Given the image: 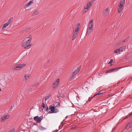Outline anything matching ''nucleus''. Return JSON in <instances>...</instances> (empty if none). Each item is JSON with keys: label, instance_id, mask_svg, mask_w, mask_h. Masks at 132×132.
I'll use <instances>...</instances> for the list:
<instances>
[{"label": "nucleus", "instance_id": "1a4fd4ad", "mask_svg": "<svg viewBox=\"0 0 132 132\" xmlns=\"http://www.w3.org/2000/svg\"><path fill=\"white\" fill-rule=\"evenodd\" d=\"M10 115L9 114H7L5 115H4L2 116L1 117V119L2 120L1 121V122L5 120L8 119L10 117Z\"/></svg>", "mask_w": 132, "mask_h": 132}, {"label": "nucleus", "instance_id": "c756f323", "mask_svg": "<svg viewBox=\"0 0 132 132\" xmlns=\"http://www.w3.org/2000/svg\"><path fill=\"white\" fill-rule=\"evenodd\" d=\"M119 8L123 9V6L122 5H119Z\"/></svg>", "mask_w": 132, "mask_h": 132}, {"label": "nucleus", "instance_id": "4468645a", "mask_svg": "<svg viewBox=\"0 0 132 132\" xmlns=\"http://www.w3.org/2000/svg\"><path fill=\"white\" fill-rule=\"evenodd\" d=\"M131 122L128 123L126 125L125 128L126 129H128L130 128Z\"/></svg>", "mask_w": 132, "mask_h": 132}, {"label": "nucleus", "instance_id": "7c9ffc66", "mask_svg": "<svg viewBox=\"0 0 132 132\" xmlns=\"http://www.w3.org/2000/svg\"><path fill=\"white\" fill-rule=\"evenodd\" d=\"M77 128V127L76 126H73L72 127L71 129H75L76 128Z\"/></svg>", "mask_w": 132, "mask_h": 132}, {"label": "nucleus", "instance_id": "0eeeda50", "mask_svg": "<svg viewBox=\"0 0 132 132\" xmlns=\"http://www.w3.org/2000/svg\"><path fill=\"white\" fill-rule=\"evenodd\" d=\"M121 68L120 67H118L114 69H112L107 71L105 73H111L112 72L116 71H118L119 69H120Z\"/></svg>", "mask_w": 132, "mask_h": 132}, {"label": "nucleus", "instance_id": "20e7f679", "mask_svg": "<svg viewBox=\"0 0 132 132\" xmlns=\"http://www.w3.org/2000/svg\"><path fill=\"white\" fill-rule=\"evenodd\" d=\"M93 2V1H91L87 4L84 7V11L82 12L83 14L87 12L88 11V10L90 8Z\"/></svg>", "mask_w": 132, "mask_h": 132}, {"label": "nucleus", "instance_id": "c85d7f7f", "mask_svg": "<svg viewBox=\"0 0 132 132\" xmlns=\"http://www.w3.org/2000/svg\"><path fill=\"white\" fill-rule=\"evenodd\" d=\"M119 49H117L114 50V52L115 53H117L118 52H119Z\"/></svg>", "mask_w": 132, "mask_h": 132}, {"label": "nucleus", "instance_id": "5701e85b", "mask_svg": "<svg viewBox=\"0 0 132 132\" xmlns=\"http://www.w3.org/2000/svg\"><path fill=\"white\" fill-rule=\"evenodd\" d=\"M51 95L50 94L48 96H46L45 97V100L46 101L47 100L48 98H49L50 97H51Z\"/></svg>", "mask_w": 132, "mask_h": 132}, {"label": "nucleus", "instance_id": "b1692460", "mask_svg": "<svg viewBox=\"0 0 132 132\" xmlns=\"http://www.w3.org/2000/svg\"><path fill=\"white\" fill-rule=\"evenodd\" d=\"M123 9L119 8L118 9V13H120L122 11Z\"/></svg>", "mask_w": 132, "mask_h": 132}, {"label": "nucleus", "instance_id": "f8f14e48", "mask_svg": "<svg viewBox=\"0 0 132 132\" xmlns=\"http://www.w3.org/2000/svg\"><path fill=\"white\" fill-rule=\"evenodd\" d=\"M109 8H107L104 10V15L105 16H106L107 15L109 12Z\"/></svg>", "mask_w": 132, "mask_h": 132}, {"label": "nucleus", "instance_id": "f704fd0d", "mask_svg": "<svg viewBox=\"0 0 132 132\" xmlns=\"http://www.w3.org/2000/svg\"><path fill=\"white\" fill-rule=\"evenodd\" d=\"M78 29L76 28L74 32L77 33V32L78 31Z\"/></svg>", "mask_w": 132, "mask_h": 132}, {"label": "nucleus", "instance_id": "4be33fe9", "mask_svg": "<svg viewBox=\"0 0 132 132\" xmlns=\"http://www.w3.org/2000/svg\"><path fill=\"white\" fill-rule=\"evenodd\" d=\"M39 14V12L38 11H35L34 13L32 14V16L35 15H37Z\"/></svg>", "mask_w": 132, "mask_h": 132}, {"label": "nucleus", "instance_id": "9d476101", "mask_svg": "<svg viewBox=\"0 0 132 132\" xmlns=\"http://www.w3.org/2000/svg\"><path fill=\"white\" fill-rule=\"evenodd\" d=\"M125 48L126 46H122L119 49V52H123V51H125Z\"/></svg>", "mask_w": 132, "mask_h": 132}, {"label": "nucleus", "instance_id": "6e6552de", "mask_svg": "<svg viewBox=\"0 0 132 132\" xmlns=\"http://www.w3.org/2000/svg\"><path fill=\"white\" fill-rule=\"evenodd\" d=\"M59 81V79H57L53 83L52 85L53 88H55L58 85Z\"/></svg>", "mask_w": 132, "mask_h": 132}, {"label": "nucleus", "instance_id": "c9c22d12", "mask_svg": "<svg viewBox=\"0 0 132 132\" xmlns=\"http://www.w3.org/2000/svg\"><path fill=\"white\" fill-rule=\"evenodd\" d=\"M92 97H89L88 98V102H89L92 99Z\"/></svg>", "mask_w": 132, "mask_h": 132}, {"label": "nucleus", "instance_id": "a878e982", "mask_svg": "<svg viewBox=\"0 0 132 132\" xmlns=\"http://www.w3.org/2000/svg\"><path fill=\"white\" fill-rule=\"evenodd\" d=\"M42 104V106L43 107L44 109H45L46 108L45 104L44 103H43Z\"/></svg>", "mask_w": 132, "mask_h": 132}, {"label": "nucleus", "instance_id": "e433bc0d", "mask_svg": "<svg viewBox=\"0 0 132 132\" xmlns=\"http://www.w3.org/2000/svg\"><path fill=\"white\" fill-rule=\"evenodd\" d=\"M46 111H47V112L48 111L49 109H48V108L47 107L46 109Z\"/></svg>", "mask_w": 132, "mask_h": 132}, {"label": "nucleus", "instance_id": "393cba45", "mask_svg": "<svg viewBox=\"0 0 132 132\" xmlns=\"http://www.w3.org/2000/svg\"><path fill=\"white\" fill-rule=\"evenodd\" d=\"M126 42V41L125 40H123V41H120L119 42V44L120 45H122L123 44V43L124 42Z\"/></svg>", "mask_w": 132, "mask_h": 132}, {"label": "nucleus", "instance_id": "a19ab883", "mask_svg": "<svg viewBox=\"0 0 132 132\" xmlns=\"http://www.w3.org/2000/svg\"><path fill=\"white\" fill-rule=\"evenodd\" d=\"M119 83V82L117 84H118Z\"/></svg>", "mask_w": 132, "mask_h": 132}, {"label": "nucleus", "instance_id": "f3484780", "mask_svg": "<svg viewBox=\"0 0 132 132\" xmlns=\"http://www.w3.org/2000/svg\"><path fill=\"white\" fill-rule=\"evenodd\" d=\"M77 36V33L74 32L73 34V36L72 37V39L74 40L76 38Z\"/></svg>", "mask_w": 132, "mask_h": 132}, {"label": "nucleus", "instance_id": "cd10ccee", "mask_svg": "<svg viewBox=\"0 0 132 132\" xmlns=\"http://www.w3.org/2000/svg\"><path fill=\"white\" fill-rule=\"evenodd\" d=\"M75 76V75L74 74H72V76L71 77L70 80H71L72 79L74 78V77Z\"/></svg>", "mask_w": 132, "mask_h": 132}, {"label": "nucleus", "instance_id": "bb28decb", "mask_svg": "<svg viewBox=\"0 0 132 132\" xmlns=\"http://www.w3.org/2000/svg\"><path fill=\"white\" fill-rule=\"evenodd\" d=\"M80 27V24L79 23H78L77 25V27L76 28L78 29H79V27Z\"/></svg>", "mask_w": 132, "mask_h": 132}, {"label": "nucleus", "instance_id": "473e14b6", "mask_svg": "<svg viewBox=\"0 0 132 132\" xmlns=\"http://www.w3.org/2000/svg\"><path fill=\"white\" fill-rule=\"evenodd\" d=\"M55 104L56 105H60V104L59 102H56L55 103Z\"/></svg>", "mask_w": 132, "mask_h": 132}, {"label": "nucleus", "instance_id": "6ab92c4d", "mask_svg": "<svg viewBox=\"0 0 132 132\" xmlns=\"http://www.w3.org/2000/svg\"><path fill=\"white\" fill-rule=\"evenodd\" d=\"M104 93H97L94 96H101Z\"/></svg>", "mask_w": 132, "mask_h": 132}, {"label": "nucleus", "instance_id": "412c9836", "mask_svg": "<svg viewBox=\"0 0 132 132\" xmlns=\"http://www.w3.org/2000/svg\"><path fill=\"white\" fill-rule=\"evenodd\" d=\"M125 3V0H121L120 2V5H122V6H123V4Z\"/></svg>", "mask_w": 132, "mask_h": 132}, {"label": "nucleus", "instance_id": "2eb2a0df", "mask_svg": "<svg viewBox=\"0 0 132 132\" xmlns=\"http://www.w3.org/2000/svg\"><path fill=\"white\" fill-rule=\"evenodd\" d=\"M80 70V68H78L77 69L73 72V74H74L75 75L78 73L79 71Z\"/></svg>", "mask_w": 132, "mask_h": 132}, {"label": "nucleus", "instance_id": "7ed1b4c3", "mask_svg": "<svg viewBox=\"0 0 132 132\" xmlns=\"http://www.w3.org/2000/svg\"><path fill=\"white\" fill-rule=\"evenodd\" d=\"M49 108L50 110H51L49 112L50 113H56L59 111L58 109H55L54 106L51 105L50 106Z\"/></svg>", "mask_w": 132, "mask_h": 132}, {"label": "nucleus", "instance_id": "ea45409f", "mask_svg": "<svg viewBox=\"0 0 132 132\" xmlns=\"http://www.w3.org/2000/svg\"><path fill=\"white\" fill-rule=\"evenodd\" d=\"M129 116H130L132 117V113L130 114H129Z\"/></svg>", "mask_w": 132, "mask_h": 132}, {"label": "nucleus", "instance_id": "dca6fc26", "mask_svg": "<svg viewBox=\"0 0 132 132\" xmlns=\"http://www.w3.org/2000/svg\"><path fill=\"white\" fill-rule=\"evenodd\" d=\"M9 25V24H8L7 22L5 24L1 29V30L2 31L4 30L5 29V28L7 26Z\"/></svg>", "mask_w": 132, "mask_h": 132}, {"label": "nucleus", "instance_id": "aec40b11", "mask_svg": "<svg viewBox=\"0 0 132 132\" xmlns=\"http://www.w3.org/2000/svg\"><path fill=\"white\" fill-rule=\"evenodd\" d=\"M12 21V18H10L9 19L8 21L7 22L9 24H10L11 23Z\"/></svg>", "mask_w": 132, "mask_h": 132}, {"label": "nucleus", "instance_id": "39448f33", "mask_svg": "<svg viewBox=\"0 0 132 132\" xmlns=\"http://www.w3.org/2000/svg\"><path fill=\"white\" fill-rule=\"evenodd\" d=\"M26 66V64H17L14 66V67L13 68V69L17 70L18 68L21 69L22 68L25 67Z\"/></svg>", "mask_w": 132, "mask_h": 132}, {"label": "nucleus", "instance_id": "f03ea898", "mask_svg": "<svg viewBox=\"0 0 132 132\" xmlns=\"http://www.w3.org/2000/svg\"><path fill=\"white\" fill-rule=\"evenodd\" d=\"M93 20H90V22H89L88 24V28L89 30H88L86 34V35H89V34L93 30Z\"/></svg>", "mask_w": 132, "mask_h": 132}, {"label": "nucleus", "instance_id": "423d86ee", "mask_svg": "<svg viewBox=\"0 0 132 132\" xmlns=\"http://www.w3.org/2000/svg\"><path fill=\"white\" fill-rule=\"evenodd\" d=\"M42 117H39L36 116L34 118V119L37 122L39 123L42 120Z\"/></svg>", "mask_w": 132, "mask_h": 132}, {"label": "nucleus", "instance_id": "f257e3e1", "mask_svg": "<svg viewBox=\"0 0 132 132\" xmlns=\"http://www.w3.org/2000/svg\"><path fill=\"white\" fill-rule=\"evenodd\" d=\"M31 39L30 38L27 40L23 41L21 44V46L24 47L25 49L30 48L31 47V45L29 44L31 42Z\"/></svg>", "mask_w": 132, "mask_h": 132}, {"label": "nucleus", "instance_id": "ddd939ff", "mask_svg": "<svg viewBox=\"0 0 132 132\" xmlns=\"http://www.w3.org/2000/svg\"><path fill=\"white\" fill-rule=\"evenodd\" d=\"M29 78V76L28 74H27L25 75L24 76V81L26 82Z\"/></svg>", "mask_w": 132, "mask_h": 132}, {"label": "nucleus", "instance_id": "a211bd4d", "mask_svg": "<svg viewBox=\"0 0 132 132\" xmlns=\"http://www.w3.org/2000/svg\"><path fill=\"white\" fill-rule=\"evenodd\" d=\"M39 129L40 130H44L46 129V128L41 126L39 127Z\"/></svg>", "mask_w": 132, "mask_h": 132}, {"label": "nucleus", "instance_id": "9b49d317", "mask_svg": "<svg viewBox=\"0 0 132 132\" xmlns=\"http://www.w3.org/2000/svg\"><path fill=\"white\" fill-rule=\"evenodd\" d=\"M32 3V1H30V2H29L25 6L24 9L26 10H27L26 9L27 7L30 6Z\"/></svg>", "mask_w": 132, "mask_h": 132}, {"label": "nucleus", "instance_id": "79ce46f5", "mask_svg": "<svg viewBox=\"0 0 132 132\" xmlns=\"http://www.w3.org/2000/svg\"><path fill=\"white\" fill-rule=\"evenodd\" d=\"M9 132H11V131H10H10H9Z\"/></svg>", "mask_w": 132, "mask_h": 132}, {"label": "nucleus", "instance_id": "58836bf2", "mask_svg": "<svg viewBox=\"0 0 132 132\" xmlns=\"http://www.w3.org/2000/svg\"><path fill=\"white\" fill-rule=\"evenodd\" d=\"M31 35L30 36V37H29L28 38H28L29 39L30 38V39H31Z\"/></svg>", "mask_w": 132, "mask_h": 132}, {"label": "nucleus", "instance_id": "2f4dec72", "mask_svg": "<svg viewBox=\"0 0 132 132\" xmlns=\"http://www.w3.org/2000/svg\"><path fill=\"white\" fill-rule=\"evenodd\" d=\"M113 62V60L112 59H111L110 60V62H109L108 64H110L112 63Z\"/></svg>", "mask_w": 132, "mask_h": 132}, {"label": "nucleus", "instance_id": "4c0bfd02", "mask_svg": "<svg viewBox=\"0 0 132 132\" xmlns=\"http://www.w3.org/2000/svg\"><path fill=\"white\" fill-rule=\"evenodd\" d=\"M128 117V116H126L124 118H123V120H124L125 119H126Z\"/></svg>", "mask_w": 132, "mask_h": 132}, {"label": "nucleus", "instance_id": "72a5a7b5", "mask_svg": "<svg viewBox=\"0 0 132 132\" xmlns=\"http://www.w3.org/2000/svg\"><path fill=\"white\" fill-rule=\"evenodd\" d=\"M15 129L14 128H13L11 130H10V131L11 132H14L15 131Z\"/></svg>", "mask_w": 132, "mask_h": 132}]
</instances>
